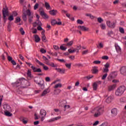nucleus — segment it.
Instances as JSON below:
<instances>
[{"instance_id": "obj_1", "label": "nucleus", "mask_w": 126, "mask_h": 126, "mask_svg": "<svg viewBox=\"0 0 126 126\" xmlns=\"http://www.w3.org/2000/svg\"><path fill=\"white\" fill-rule=\"evenodd\" d=\"M103 112H104V108L103 107H98L92 110L91 113L92 114H94V118H97V117H99V116L102 115Z\"/></svg>"}, {"instance_id": "obj_2", "label": "nucleus", "mask_w": 126, "mask_h": 126, "mask_svg": "<svg viewBox=\"0 0 126 126\" xmlns=\"http://www.w3.org/2000/svg\"><path fill=\"white\" fill-rule=\"evenodd\" d=\"M16 86L18 87L19 85H25L26 86H30V83L24 78H21L17 80L15 83Z\"/></svg>"}, {"instance_id": "obj_3", "label": "nucleus", "mask_w": 126, "mask_h": 126, "mask_svg": "<svg viewBox=\"0 0 126 126\" xmlns=\"http://www.w3.org/2000/svg\"><path fill=\"white\" fill-rule=\"evenodd\" d=\"M126 91V87L122 86L119 87L115 92V95L116 96H121L123 95Z\"/></svg>"}, {"instance_id": "obj_4", "label": "nucleus", "mask_w": 126, "mask_h": 126, "mask_svg": "<svg viewBox=\"0 0 126 126\" xmlns=\"http://www.w3.org/2000/svg\"><path fill=\"white\" fill-rule=\"evenodd\" d=\"M117 24V21H107L106 22V25L109 27V28H111L112 29H114L115 27H116V24Z\"/></svg>"}, {"instance_id": "obj_5", "label": "nucleus", "mask_w": 126, "mask_h": 126, "mask_svg": "<svg viewBox=\"0 0 126 126\" xmlns=\"http://www.w3.org/2000/svg\"><path fill=\"white\" fill-rule=\"evenodd\" d=\"M26 13L29 16V23H32L33 21V14H32V12L29 9L27 10Z\"/></svg>"}, {"instance_id": "obj_6", "label": "nucleus", "mask_w": 126, "mask_h": 126, "mask_svg": "<svg viewBox=\"0 0 126 126\" xmlns=\"http://www.w3.org/2000/svg\"><path fill=\"white\" fill-rule=\"evenodd\" d=\"M2 14H3V19L4 20H6V16H9V15L8 14V9L6 7L3 8Z\"/></svg>"}, {"instance_id": "obj_7", "label": "nucleus", "mask_w": 126, "mask_h": 126, "mask_svg": "<svg viewBox=\"0 0 126 126\" xmlns=\"http://www.w3.org/2000/svg\"><path fill=\"white\" fill-rule=\"evenodd\" d=\"M40 115L41 116L40 118V120L41 122H44V120H45V117H46L47 115V112L46 110L44 109H41L40 111Z\"/></svg>"}, {"instance_id": "obj_8", "label": "nucleus", "mask_w": 126, "mask_h": 126, "mask_svg": "<svg viewBox=\"0 0 126 126\" xmlns=\"http://www.w3.org/2000/svg\"><path fill=\"white\" fill-rule=\"evenodd\" d=\"M117 75H118V73L117 72H113L110 73V75L108 77V80L109 81H111L112 79H114V78H116L117 77Z\"/></svg>"}, {"instance_id": "obj_9", "label": "nucleus", "mask_w": 126, "mask_h": 126, "mask_svg": "<svg viewBox=\"0 0 126 126\" xmlns=\"http://www.w3.org/2000/svg\"><path fill=\"white\" fill-rule=\"evenodd\" d=\"M102 84V81H97L96 82H95L93 84V88L94 91H96L97 90V88H98V85Z\"/></svg>"}, {"instance_id": "obj_10", "label": "nucleus", "mask_w": 126, "mask_h": 126, "mask_svg": "<svg viewBox=\"0 0 126 126\" xmlns=\"http://www.w3.org/2000/svg\"><path fill=\"white\" fill-rule=\"evenodd\" d=\"M62 119V117L58 116L55 118H51L47 121L48 123H53V122H56V121H58L59 120H61Z\"/></svg>"}, {"instance_id": "obj_11", "label": "nucleus", "mask_w": 126, "mask_h": 126, "mask_svg": "<svg viewBox=\"0 0 126 126\" xmlns=\"http://www.w3.org/2000/svg\"><path fill=\"white\" fill-rule=\"evenodd\" d=\"M114 96L113 95H111L107 97V98L106 99L105 102L106 103H111L113 100H114Z\"/></svg>"}, {"instance_id": "obj_12", "label": "nucleus", "mask_w": 126, "mask_h": 126, "mask_svg": "<svg viewBox=\"0 0 126 126\" xmlns=\"http://www.w3.org/2000/svg\"><path fill=\"white\" fill-rule=\"evenodd\" d=\"M118 115V109L117 108H113L111 110V116L112 117H116Z\"/></svg>"}, {"instance_id": "obj_13", "label": "nucleus", "mask_w": 126, "mask_h": 126, "mask_svg": "<svg viewBox=\"0 0 126 126\" xmlns=\"http://www.w3.org/2000/svg\"><path fill=\"white\" fill-rule=\"evenodd\" d=\"M31 68L33 72H42V70L40 68H37L34 66H31Z\"/></svg>"}, {"instance_id": "obj_14", "label": "nucleus", "mask_w": 126, "mask_h": 126, "mask_svg": "<svg viewBox=\"0 0 126 126\" xmlns=\"http://www.w3.org/2000/svg\"><path fill=\"white\" fill-rule=\"evenodd\" d=\"M39 12L41 16H42L44 19L49 18V16H48V15H47V14H46L44 11H39Z\"/></svg>"}, {"instance_id": "obj_15", "label": "nucleus", "mask_w": 126, "mask_h": 126, "mask_svg": "<svg viewBox=\"0 0 126 126\" xmlns=\"http://www.w3.org/2000/svg\"><path fill=\"white\" fill-rule=\"evenodd\" d=\"M41 25H42V23H41L39 20H37L36 22L33 24V27H36L37 26H41Z\"/></svg>"}, {"instance_id": "obj_16", "label": "nucleus", "mask_w": 126, "mask_h": 126, "mask_svg": "<svg viewBox=\"0 0 126 126\" xmlns=\"http://www.w3.org/2000/svg\"><path fill=\"white\" fill-rule=\"evenodd\" d=\"M120 72L121 74H126V66H123L120 68Z\"/></svg>"}, {"instance_id": "obj_17", "label": "nucleus", "mask_w": 126, "mask_h": 126, "mask_svg": "<svg viewBox=\"0 0 126 126\" xmlns=\"http://www.w3.org/2000/svg\"><path fill=\"white\" fill-rule=\"evenodd\" d=\"M50 93V88H48L44 90L43 93L41 94V96H45L46 94Z\"/></svg>"}, {"instance_id": "obj_18", "label": "nucleus", "mask_w": 126, "mask_h": 126, "mask_svg": "<svg viewBox=\"0 0 126 126\" xmlns=\"http://www.w3.org/2000/svg\"><path fill=\"white\" fill-rule=\"evenodd\" d=\"M65 104H66V101L64 100H63L60 101L59 106H60V107H64V106H65Z\"/></svg>"}, {"instance_id": "obj_19", "label": "nucleus", "mask_w": 126, "mask_h": 126, "mask_svg": "<svg viewBox=\"0 0 126 126\" xmlns=\"http://www.w3.org/2000/svg\"><path fill=\"white\" fill-rule=\"evenodd\" d=\"M78 28H79V29H81V30H82V31H88V30L89 29L88 28H86L84 26H78Z\"/></svg>"}, {"instance_id": "obj_20", "label": "nucleus", "mask_w": 126, "mask_h": 126, "mask_svg": "<svg viewBox=\"0 0 126 126\" xmlns=\"http://www.w3.org/2000/svg\"><path fill=\"white\" fill-rule=\"evenodd\" d=\"M56 70H57L58 72H60V73H64L65 71V69H61L60 68H56Z\"/></svg>"}, {"instance_id": "obj_21", "label": "nucleus", "mask_w": 126, "mask_h": 126, "mask_svg": "<svg viewBox=\"0 0 126 126\" xmlns=\"http://www.w3.org/2000/svg\"><path fill=\"white\" fill-rule=\"evenodd\" d=\"M115 88H116V84L112 85L108 87V91H112V90H114Z\"/></svg>"}, {"instance_id": "obj_22", "label": "nucleus", "mask_w": 126, "mask_h": 126, "mask_svg": "<svg viewBox=\"0 0 126 126\" xmlns=\"http://www.w3.org/2000/svg\"><path fill=\"white\" fill-rule=\"evenodd\" d=\"M34 38H35L36 43H39V42H40V40H41V39L40 38V37H39V35H34Z\"/></svg>"}, {"instance_id": "obj_23", "label": "nucleus", "mask_w": 126, "mask_h": 126, "mask_svg": "<svg viewBox=\"0 0 126 126\" xmlns=\"http://www.w3.org/2000/svg\"><path fill=\"white\" fill-rule=\"evenodd\" d=\"M27 15H27V14H26V13L25 12H24L23 13V19L24 21H26L27 20V19H28Z\"/></svg>"}, {"instance_id": "obj_24", "label": "nucleus", "mask_w": 126, "mask_h": 126, "mask_svg": "<svg viewBox=\"0 0 126 126\" xmlns=\"http://www.w3.org/2000/svg\"><path fill=\"white\" fill-rule=\"evenodd\" d=\"M45 6L47 10L51 9V6L47 2H45Z\"/></svg>"}, {"instance_id": "obj_25", "label": "nucleus", "mask_w": 126, "mask_h": 126, "mask_svg": "<svg viewBox=\"0 0 126 126\" xmlns=\"http://www.w3.org/2000/svg\"><path fill=\"white\" fill-rule=\"evenodd\" d=\"M57 11L55 10H52L49 11V13L51 15H56V14H57Z\"/></svg>"}, {"instance_id": "obj_26", "label": "nucleus", "mask_w": 126, "mask_h": 126, "mask_svg": "<svg viewBox=\"0 0 126 126\" xmlns=\"http://www.w3.org/2000/svg\"><path fill=\"white\" fill-rule=\"evenodd\" d=\"M27 76L28 77L31 78L32 77V74L31 73V70H28L27 72Z\"/></svg>"}, {"instance_id": "obj_27", "label": "nucleus", "mask_w": 126, "mask_h": 126, "mask_svg": "<svg viewBox=\"0 0 126 126\" xmlns=\"http://www.w3.org/2000/svg\"><path fill=\"white\" fill-rule=\"evenodd\" d=\"M93 73H96V72H98V67H93Z\"/></svg>"}, {"instance_id": "obj_28", "label": "nucleus", "mask_w": 126, "mask_h": 126, "mask_svg": "<svg viewBox=\"0 0 126 126\" xmlns=\"http://www.w3.org/2000/svg\"><path fill=\"white\" fill-rule=\"evenodd\" d=\"M43 59L44 61H45V62H46V64H49V59H48V58H47V57L45 56H43Z\"/></svg>"}, {"instance_id": "obj_29", "label": "nucleus", "mask_w": 126, "mask_h": 126, "mask_svg": "<svg viewBox=\"0 0 126 126\" xmlns=\"http://www.w3.org/2000/svg\"><path fill=\"white\" fill-rule=\"evenodd\" d=\"M62 85L61 83H58L56 85H55V86H54V88L57 89V88H61V87H62Z\"/></svg>"}, {"instance_id": "obj_30", "label": "nucleus", "mask_w": 126, "mask_h": 126, "mask_svg": "<svg viewBox=\"0 0 126 126\" xmlns=\"http://www.w3.org/2000/svg\"><path fill=\"white\" fill-rule=\"evenodd\" d=\"M5 116H7V117H11L12 116V114L10 113V112L8 111H6L5 112Z\"/></svg>"}, {"instance_id": "obj_31", "label": "nucleus", "mask_w": 126, "mask_h": 126, "mask_svg": "<svg viewBox=\"0 0 126 126\" xmlns=\"http://www.w3.org/2000/svg\"><path fill=\"white\" fill-rule=\"evenodd\" d=\"M115 48L117 52H118V53H120L121 51V47H120V46L117 45L115 46Z\"/></svg>"}, {"instance_id": "obj_32", "label": "nucleus", "mask_w": 126, "mask_h": 126, "mask_svg": "<svg viewBox=\"0 0 126 126\" xmlns=\"http://www.w3.org/2000/svg\"><path fill=\"white\" fill-rule=\"evenodd\" d=\"M56 61L60 62V63H66L64 59H57Z\"/></svg>"}, {"instance_id": "obj_33", "label": "nucleus", "mask_w": 126, "mask_h": 126, "mask_svg": "<svg viewBox=\"0 0 126 126\" xmlns=\"http://www.w3.org/2000/svg\"><path fill=\"white\" fill-rule=\"evenodd\" d=\"M100 28L103 30H105V29H106V25H105L104 24H101L100 25Z\"/></svg>"}, {"instance_id": "obj_34", "label": "nucleus", "mask_w": 126, "mask_h": 126, "mask_svg": "<svg viewBox=\"0 0 126 126\" xmlns=\"http://www.w3.org/2000/svg\"><path fill=\"white\" fill-rule=\"evenodd\" d=\"M43 65H41L42 66H43V68L44 70H48L49 69V67H48V66L45 65V64H43Z\"/></svg>"}, {"instance_id": "obj_35", "label": "nucleus", "mask_w": 126, "mask_h": 126, "mask_svg": "<svg viewBox=\"0 0 126 126\" xmlns=\"http://www.w3.org/2000/svg\"><path fill=\"white\" fill-rule=\"evenodd\" d=\"M64 108V112H65V111H66V109H69V108H70V106L69 105H65L63 107Z\"/></svg>"}, {"instance_id": "obj_36", "label": "nucleus", "mask_w": 126, "mask_h": 126, "mask_svg": "<svg viewBox=\"0 0 126 126\" xmlns=\"http://www.w3.org/2000/svg\"><path fill=\"white\" fill-rule=\"evenodd\" d=\"M8 19L9 21H12L14 19V18H13V16L12 15L9 16Z\"/></svg>"}, {"instance_id": "obj_37", "label": "nucleus", "mask_w": 126, "mask_h": 126, "mask_svg": "<svg viewBox=\"0 0 126 126\" xmlns=\"http://www.w3.org/2000/svg\"><path fill=\"white\" fill-rule=\"evenodd\" d=\"M120 102L121 103H126V97H122L120 99Z\"/></svg>"}, {"instance_id": "obj_38", "label": "nucleus", "mask_w": 126, "mask_h": 126, "mask_svg": "<svg viewBox=\"0 0 126 126\" xmlns=\"http://www.w3.org/2000/svg\"><path fill=\"white\" fill-rule=\"evenodd\" d=\"M20 32H21V33L22 35H24L25 34V32H24V30H23V28H21L20 29Z\"/></svg>"}, {"instance_id": "obj_39", "label": "nucleus", "mask_w": 126, "mask_h": 126, "mask_svg": "<svg viewBox=\"0 0 126 126\" xmlns=\"http://www.w3.org/2000/svg\"><path fill=\"white\" fill-rule=\"evenodd\" d=\"M65 66L67 67V68L70 69L71 67V63H66L65 64Z\"/></svg>"}, {"instance_id": "obj_40", "label": "nucleus", "mask_w": 126, "mask_h": 126, "mask_svg": "<svg viewBox=\"0 0 126 126\" xmlns=\"http://www.w3.org/2000/svg\"><path fill=\"white\" fill-rule=\"evenodd\" d=\"M38 7H39V4H38V3H36L33 7V9H34V10H36V9H37Z\"/></svg>"}, {"instance_id": "obj_41", "label": "nucleus", "mask_w": 126, "mask_h": 126, "mask_svg": "<svg viewBox=\"0 0 126 126\" xmlns=\"http://www.w3.org/2000/svg\"><path fill=\"white\" fill-rule=\"evenodd\" d=\"M52 25H56L57 24V21L56 20H52L51 21Z\"/></svg>"}, {"instance_id": "obj_42", "label": "nucleus", "mask_w": 126, "mask_h": 126, "mask_svg": "<svg viewBox=\"0 0 126 126\" xmlns=\"http://www.w3.org/2000/svg\"><path fill=\"white\" fill-rule=\"evenodd\" d=\"M72 44H73V41H70V42H68L66 46H72Z\"/></svg>"}, {"instance_id": "obj_43", "label": "nucleus", "mask_w": 126, "mask_h": 126, "mask_svg": "<svg viewBox=\"0 0 126 126\" xmlns=\"http://www.w3.org/2000/svg\"><path fill=\"white\" fill-rule=\"evenodd\" d=\"M119 31L121 33H122L123 34L125 33V30H124V28H119Z\"/></svg>"}, {"instance_id": "obj_44", "label": "nucleus", "mask_w": 126, "mask_h": 126, "mask_svg": "<svg viewBox=\"0 0 126 126\" xmlns=\"http://www.w3.org/2000/svg\"><path fill=\"white\" fill-rule=\"evenodd\" d=\"M77 23L78 24H81V25H82V24H83L84 22L82 21V20L79 19V20H77Z\"/></svg>"}, {"instance_id": "obj_45", "label": "nucleus", "mask_w": 126, "mask_h": 126, "mask_svg": "<svg viewBox=\"0 0 126 126\" xmlns=\"http://www.w3.org/2000/svg\"><path fill=\"white\" fill-rule=\"evenodd\" d=\"M35 62L36 63H38V64H39V65H43V63H41V62H40V61L38 60L37 59L35 60Z\"/></svg>"}, {"instance_id": "obj_46", "label": "nucleus", "mask_w": 126, "mask_h": 126, "mask_svg": "<svg viewBox=\"0 0 126 126\" xmlns=\"http://www.w3.org/2000/svg\"><path fill=\"white\" fill-rule=\"evenodd\" d=\"M107 76H108V74L105 73L104 75H103L102 76V77L101 78V79H102V80H104L106 79V78L107 77Z\"/></svg>"}, {"instance_id": "obj_47", "label": "nucleus", "mask_w": 126, "mask_h": 126, "mask_svg": "<svg viewBox=\"0 0 126 126\" xmlns=\"http://www.w3.org/2000/svg\"><path fill=\"white\" fill-rule=\"evenodd\" d=\"M103 47H104V46L103 45V44H102V43H99L98 44V45H97V48L98 49H101V48H103Z\"/></svg>"}, {"instance_id": "obj_48", "label": "nucleus", "mask_w": 126, "mask_h": 126, "mask_svg": "<svg viewBox=\"0 0 126 126\" xmlns=\"http://www.w3.org/2000/svg\"><path fill=\"white\" fill-rule=\"evenodd\" d=\"M97 21L99 22V23H101L103 21V20L101 18H97Z\"/></svg>"}, {"instance_id": "obj_49", "label": "nucleus", "mask_w": 126, "mask_h": 126, "mask_svg": "<svg viewBox=\"0 0 126 126\" xmlns=\"http://www.w3.org/2000/svg\"><path fill=\"white\" fill-rule=\"evenodd\" d=\"M60 49L61 50H62V51H65V50H66V48L63 45L60 46Z\"/></svg>"}, {"instance_id": "obj_50", "label": "nucleus", "mask_w": 126, "mask_h": 126, "mask_svg": "<svg viewBox=\"0 0 126 126\" xmlns=\"http://www.w3.org/2000/svg\"><path fill=\"white\" fill-rule=\"evenodd\" d=\"M101 59L102 60H109V57L107 56H104L102 57Z\"/></svg>"}, {"instance_id": "obj_51", "label": "nucleus", "mask_w": 126, "mask_h": 126, "mask_svg": "<svg viewBox=\"0 0 126 126\" xmlns=\"http://www.w3.org/2000/svg\"><path fill=\"white\" fill-rule=\"evenodd\" d=\"M45 81H46V82H50V81H51V79L49 77H46L45 78Z\"/></svg>"}, {"instance_id": "obj_52", "label": "nucleus", "mask_w": 126, "mask_h": 126, "mask_svg": "<svg viewBox=\"0 0 126 126\" xmlns=\"http://www.w3.org/2000/svg\"><path fill=\"white\" fill-rule=\"evenodd\" d=\"M94 63H95V64H99L101 63V61H95L94 62Z\"/></svg>"}, {"instance_id": "obj_53", "label": "nucleus", "mask_w": 126, "mask_h": 126, "mask_svg": "<svg viewBox=\"0 0 126 126\" xmlns=\"http://www.w3.org/2000/svg\"><path fill=\"white\" fill-rule=\"evenodd\" d=\"M41 38L43 42H46L47 41L46 40V36L45 35H42Z\"/></svg>"}, {"instance_id": "obj_54", "label": "nucleus", "mask_w": 126, "mask_h": 126, "mask_svg": "<svg viewBox=\"0 0 126 126\" xmlns=\"http://www.w3.org/2000/svg\"><path fill=\"white\" fill-rule=\"evenodd\" d=\"M48 65H51V66H52V67H56V65H55V63H49Z\"/></svg>"}, {"instance_id": "obj_55", "label": "nucleus", "mask_w": 126, "mask_h": 126, "mask_svg": "<svg viewBox=\"0 0 126 126\" xmlns=\"http://www.w3.org/2000/svg\"><path fill=\"white\" fill-rule=\"evenodd\" d=\"M99 125V121H95L94 123V124H93V126H97V125Z\"/></svg>"}, {"instance_id": "obj_56", "label": "nucleus", "mask_w": 126, "mask_h": 126, "mask_svg": "<svg viewBox=\"0 0 126 126\" xmlns=\"http://www.w3.org/2000/svg\"><path fill=\"white\" fill-rule=\"evenodd\" d=\"M40 52L42 54H45V53H46V50L44 49V48H41L40 49Z\"/></svg>"}, {"instance_id": "obj_57", "label": "nucleus", "mask_w": 126, "mask_h": 126, "mask_svg": "<svg viewBox=\"0 0 126 126\" xmlns=\"http://www.w3.org/2000/svg\"><path fill=\"white\" fill-rule=\"evenodd\" d=\"M109 71V69L108 68H104L103 70V72H108Z\"/></svg>"}, {"instance_id": "obj_58", "label": "nucleus", "mask_w": 126, "mask_h": 126, "mask_svg": "<svg viewBox=\"0 0 126 126\" xmlns=\"http://www.w3.org/2000/svg\"><path fill=\"white\" fill-rule=\"evenodd\" d=\"M20 17H17L16 18V22L17 23H18V22H20Z\"/></svg>"}, {"instance_id": "obj_59", "label": "nucleus", "mask_w": 126, "mask_h": 126, "mask_svg": "<svg viewBox=\"0 0 126 126\" xmlns=\"http://www.w3.org/2000/svg\"><path fill=\"white\" fill-rule=\"evenodd\" d=\"M68 52H69V53H70V54H71V53H74V52H75V50H71V49H68Z\"/></svg>"}, {"instance_id": "obj_60", "label": "nucleus", "mask_w": 126, "mask_h": 126, "mask_svg": "<svg viewBox=\"0 0 126 126\" xmlns=\"http://www.w3.org/2000/svg\"><path fill=\"white\" fill-rule=\"evenodd\" d=\"M13 65H16V62L14 60H12L10 62Z\"/></svg>"}, {"instance_id": "obj_61", "label": "nucleus", "mask_w": 126, "mask_h": 126, "mask_svg": "<svg viewBox=\"0 0 126 126\" xmlns=\"http://www.w3.org/2000/svg\"><path fill=\"white\" fill-rule=\"evenodd\" d=\"M92 77H93V76L89 75V76L86 77V78L89 80V79H91V78H92Z\"/></svg>"}, {"instance_id": "obj_62", "label": "nucleus", "mask_w": 126, "mask_h": 126, "mask_svg": "<svg viewBox=\"0 0 126 126\" xmlns=\"http://www.w3.org/2000/svg\"><path fill=\"white\" fill-rule=\"evenodd\" d=\"M7 59H8V61L9 62H11V61H12V57L10 56H8Z\"/></svg>"}, {"instance_id": "obj_63", "label": "nucleus", "mask_w": 126, "mask_h": 126, "mask_svg": "<svg viewBox=\"0 0 126 126\" xmlns=\"http://www.w3.org/2000/svg\"><path fill=\"white\" fill-rule=\"evenodd\" d=\"M53 47H54V48L55 49V50H59L60 49V47H59V46H58L57 45H54Z\"/></svg>"}, {"instance_id": "obj_64", "label": "nucleus", "mask_w": 126, "mask_h": 126, "mask_svg": "<svg viewBox=\"0 0 126 126\" xmlns=\"http://www.w3.org/2000/svg\"><path fill=\"white\" fill-rule=\"evenodd\" d=\"M37 30H38L39 31H41V30L43 31V28H42V27H41V26H39L37 27Z\"/></svg>"}]
</instances>
